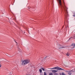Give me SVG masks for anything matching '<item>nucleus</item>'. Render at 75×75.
I'll return each mask as SVG.
<instances>
[{
  "mask_svg": "<svg viewBox=\"0 0 75 75\" xmlns=\"http://www.w3.org/2000/svg\"><path fill=\"white\" fill-rule=\"evenodd\" d=\"M58 0L59 5L60 6L61 8L62 9V10L63 9L64 12L65 13V16L66 17H68V11H67V10H68V8L67 7V6H66L65 5V2H64V0H63V5H62V3H61V0Z\"/></svg>",
  "mask_w": 75,
  "mask_h": 75,
  "instance_id": "1",
  "label": "nucleus"
},
{
  "mask_svg": "<svg viewBox=\"0 0 75 75\" xmlns=\"http://www.w3.org/2000/svg\"><path fill=\"white\" fill-rule=\"evenodd\" d=\"M29 62H30V60L28 59L24 60L23 61L22 65H25L29 63Z\"/></svg>",
  "mask_w": 75,
  "mask_h": 75,
  "instance_id": "2",
  "label": "nucleus"
},
{
  "mask_svg": "<svg viewBox=\"0 0 75 75\" xmlns=\"http://www.w3.org/2000/svg\"><path fill=\"white\" fill-rule=\"evenodd\" d=\"M50 69H57V70H64V69L59 67H54L53 68Z\"/></svg>",
  "mask_w": 75,
  "mask_h": 75,
  "instance_id": "3",
  "label": "nucleus"
},
{
  "mask_svg": "<svg viewBox=\"0 0 75 75\" xmlns=\"http://www.w3.org/2000/svg\"><path fill=\"white\" fill-rule=\"evenodd\" d=\"M52 73H54V75H58V73H55L57 72H58V70H52Z\"/></svg>",
  "mask_w": 75,
  "mask_h": 75,
  "instance_id": "4",
  "label": "nucleus"
},
{
  "mask_svg": "<svg viewBox=\"0 0 75 75\" xmlns=\"http://www.w3.org/2000/svg\"><path fill=\"white\" fill-rule=\"evenodd\" d=\"M64 47H63L62 45H59V49H61V48H64Z\"/></svg>",
  "mask_w": 75,
  "mask_h": 75,
  "instance_id": "5",
  "label": "nucleus"
},
{
  "mask_svg": "<svg viewBox=\"0 0 75 75\" xmlns=\"http://www.w3.org/2000/svg\"><path fill=\"white\" fill-rule=\"evenodd\" d=\"M71 38H73V39H75V35H74V36L70 38L69 39V40H70V39H71Z\"/></svg>",
  "mask_w": 75,
  "mask_h": 75,
  "instance_id": "6",
  "label": "nucleus"
},
{
  "mask_svg": "<svg viewBox=\"0 0 75 75\" xmlns=\"http://www.w3.org/2000/svg\"><path fill=\"white\" fill-rule=\"evenodd\" d=\"M75 44L74 43H73L71 45V47H72V48H74V47H75Z\"/></svg>",
  "mask_w": 75,
  "mask_h": 75,
  "instance_id": "7",
  "label": "nucleus"
},
{
  "mask_svg": "<svg viewBox=\"0 0 75 75\" xmlns=\"http://www.w3.org/2000/svg\"><path fill=\"white\" fill-rule=\"evenodd\" d=\"M68 74L69 75H71V74H72V73H71V72H69L68 73Z\"/></svg>",
  "mask_w": 75,
  "mask_h": 75,
  "instance_id": "8",
  "label": "nucleus"
},
{
  "mask_svg": "<svg viewBox=\"0 0 75 75\" xmlns=\"http://www.w3.org/2000/svg\"><path fill=\"white\" fill-rule=\"evenodd\" d=\"M39 72L40 73H41L42 72V70H41V69H39Z\"/></svg>",
  "mask_w": 75,
  "mask_h": 75,
  "instance_id": "9",
  "label": "nucleus"
},
{
  "mask_svg": "<svg viewBox=\"0 0 75 75\" xmlns=\"http://www.w3.org/2000/svg\"><path fill=\"white\" fill-rule=\"evenodd\" d=\"M66 55H67V56L69 57V53H67Z\"/></svg>",
  "mask_w": 75,
  "mask_h": 75,
  "instance_id": "10",
  "label": "nucleus"
},
{
  "mask_svg": "<svg viewBox=\"0 0 75 75\" xmlns=\"http://www.w3.org/2000/svg\"><path fill=\"white\" fill-rule=\"evenodd\" d=\"M62 75H66V74H65V73H64V72L62 73Z\"/></svg>",
  "mask_w": 75,
  "mask_h": 75,
  "instance_id": "11",
  "label": "nucleus"
},
{
  "mask_svg": "<svg viewBox=\"0 0 75 75\" xmlns=\"http://www.w3.org/2000/svg\"><path fill=\"white\" fill-rule=\"evenodd\" d=\"M49 75H53V74H52V73H50L49 74Z\"/></svg>",
  "mask_w": 75,
  "mask_h": 75,
  "instance_id": "12",
  "label": "nucleus"
},
{
  "mask_svg": "<svg viewBox=\"0 0 75 75\" xmlns=\"http://www.w3.org/2000/svg\"><path fill=\"white\" fill-rule=\"evenodd\" d=\"M41 69H42L43 71H45L44 69L43 68H41Z\"/></svg>",
  "mask_w": 75,
  "mask_h": 75,
  "instance_id": "13",
  "label": "nucleus"
},
{
  "mask_svg": "<svg viewBox=\"0 0 75 75\" xmlns=\"http://www.w3.org/2000/svg\"><path fill=\"white\" fill-rule=\"evenodd\" d=\"M44 75H47V73L45 72H44Z\"/></svg>",
  "mask_w": 75,
  "mask_h": 75,
  "instance_id": "14",
  "label": "nucleus"
},
{
  "mask_svg": "<svg viewBox=\"0 0 75 75\" xmlns=\"http://www.w3.org/2000/svg\"><path fill=\"white\" fill-rule=\"evenodd\" d=\"M73 17H75V13H74V15H73Z\"/></svg>",
  "mask_w": 75,
  "mask_h": 75,
  "instance_id": "15",
  "label": "nucleus"
},
{
  "mask_svg": "<svg viewBox=\"0 0 75 75\" xmlns=\"http://www.w3.org/2000/svg\"><path fill=\"white\" fill-rule=\"evenodd\" d=\"M28 8L29 9H30V7H28Z\"/></svg>",
  "mask_w": 75,
  "mask_h": 75,
  "instance_id": "16",
  "label": "nucleus"
},
{
  "mask_svg": "<svg viewBox=\"0 0 75 75\" xmlns=\"http://www.w3.org/2000/svg\"><path fill=\"white\" fill-rule=\"evenodd\" d=\"M47 58V56L45 58H45Z\"/></svg>",
  "mask_w": 75,
  "mask_h": 75,
  "instance_id": "17",
  "label": "nucleus"
},
{
  "mask_svg": "<svg viewBox=\"0 0 75 75\" xmlns=\"http://www.w3.org/2000/svg\"><path fill=\"white\" fill-rule=\"evenodd\" d=\"M64 26H63L62 28H64Z\"/></svg>",
  "mask_w": 75,
  "mask_h": 75,
  "instance_id": "18",
  "label": "nucleus"
},
{
  "mask_svg": "<svg viewBox=\"0 0 75 75\" xmlns=\"http://www.w3.org/2000/svg\"><path fill=\"white\" fill-rule=\"evenodd\" d=\"M18 49H20V48H19V47H18Z\"/></svg>",
  "mask_w": 75,
  "mask_h": 75,
  "instance_id": "19",
  "label": "nucleus"
},
{
  "mask_svg": "<svg viewBox=\"0 0 75 75\" xmlns=\"http://www.w3.org/2000/svg\"><path fill=\"white\" fill-rule=\"evenodd\" d=\"M60 75H62V74L60 73Z\"/></svg>",
  "mask_w": 75,
  "mask_h": 75,
  "instance_id": "20",
  "label": "nucleus"
},
{
  "mask_svg": "<svg viewBox=\"0 0 75 75\" xmlns=\"http://www.w3.org/2000/svg\"><path fill=\"white\" fill-rule=\"evenodd\" d=\"M15 42L16 43V44H17V42H16V41H15Z\"/></svg>",
  "mask_w": 75,
  "mask_h": 75,
  "instance_id": "21",
  "label": "nucleus"
},
{
  "mask_svg": "<svg viewBox=\"0 0 75 75\" xmlns=\"http://www.w3.org/2000/svg\"><path fill=\"white\" fill-rule=\"evenodd\" d=\"M1 67V65H0V67Z\"/></svg>",
  "mask_w": 75,
  "mask_h": 75,
  "instance_id": "22",
  "label": "nucleus"
},
{
  "mask_svg": "<svg viewBox=\"0 0 75 75\" xmlns=\"http://www.w3.org/2000/svg\"><path fill=\"white\" fill-rule=\"evenodd\" d=\"M70 71H69V72H70Z\"/></svg>",
  "mask_w": 75,
  "mask_h": 75,
  "instance_id": "23",
  "label": "nucleus"
},
{
  "mask_svg": "<svg viewBox=\"0 0 75 75\" xmlns=\"http://www.w3.org/2000/svg\"><path fill=\"white\" fill-rule=\"evenodd\" d=\"M67 27H68V26H67Z\"/></svg>",
  "mask_w": 75,
  "mask_h": 75,
  "instance_id": "24",
  "label": "nucleus"
}]
</instances>
